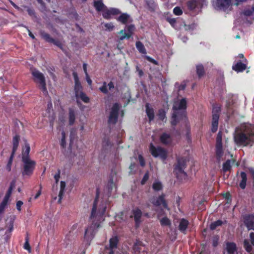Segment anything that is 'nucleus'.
<instances>
[{
    "label": "nucleus",
    "mask_w": 254,
    "mask_h": 254,
    "mask_svg": "<svg viewBox=\"0 0 254 254\" xmlns=\"http://www.w3.org/2000/svg\"><path fill=\"white\" fill-rule=\"evenodd\" d=\"M40 34L42 38L46 41L50 43H53L54 42V39L51 37L49 34L45 32L44 31H41Z\"/></svg>",
    "instance_id": "nucleus-38"
},
{
    "label": "nucleus",
    "mask_w": 254,
    "mask_h": 254,
    "mask_svg": "<svg viewBox=\"0 0 254 254\" xmlns=\"http://www.w3.org/2000/svg\"><path fill=\"white\" fill-rule=\"evenodd\" d=\"M189 224L190 223L188 220L185 218L181 219L178 226L179 230L182 233L186 234Z\"/></svg>",
    "instance_id": "nucleus-21"
},
{
    "label": "nucleus",
    "mask_w": 254,
    "mask_h": 254,
    "mask_svg": "<svg viewBox=\"0 0 254 254\" xmlns=\"http://www.w3.org/2000/svg\"><path fill=\"white\" fill-rule=\"evenodd\" d=\"M27 11L29 15L31 16H35V12L33 9L29 7H27Z\"/></svg>",
    "instance_id": "nucleus-59"
},
{
    "label": "nucleus",
    "mask_w": 254,
    "mask_h": 254,
    "mask_svg": "<svg viewBox=\"0 0 254 254\" xmlns=\"http://www.w3.org/2000/svg\"><path fill=\"white\" fill-rule=\"evenodd\" d=\"M25 150H23V152H22V159L24 157L27 158L28 159H30V157L29 156V154L30 150V147L29 144L28 143L25 144Z\"/></svg>",
    "instance_id": "nucleus-39"
},
{
    "label": "nucleus",
    "mask_w": 254,
    "mask_h": 254,
    "mask_svg": "<svg viewBox=\"0 0 254 254\" xmlns=\"http://www.w3.org/2000/svg\"><path fill=\"white\" fill-rule=\"evenodd\" d=\"M133 249L136 252H140V249L138 246V243L137 242H135L133 246Z\"/></svg>",
    "instance_id": "nucleus-64"
},
{
    "label": "nucleus",
    "mask_w": 254,
    "mask_h": 254,
    "mask_svg": "<svg viewBox=\"0 0 254 254\" xmlns=\"http://www.w3.org/2000/svg\"><path fill=\"white\" fill-rule=\"evenodd\" d=\"M121 13L120 10L116 8H108L106 6L102 11V15L105 19H109L112 15L119 14Z\"/></svg>",
    "instance_id": "nucleus-17"
},
{
    "label": "nucleus",
    "mask_w": 254,
    "mask_h": 254,
    "mask_svg": "<svg viewBox=\"0 0 254 254\" xmlns=\"http://www.w3.org/2000/svg\"><path fill=\"white\" fill-rule=\"evenodd\" d=\"M223 154L222 144H216V156L217 159L220 160Z\"/></svg>",
    "instance_id": "nucleus-32"
},
{
    "label": "nucleus",
    "mask_w": 254,
    "mask_h": 254,
    "mask_svg": "<svg viewBox=\"0 0 254 254\" xmlns=\"http://www.w3.org/2000/svg\"><path fill=\"white\" fill-rule=\"evenodd\" d=\"M72 75L74 80V90L76 98H78V94L83 92V87L79 81L78 76L76 72L72 73Z\"/></svg>",
    "instance_id": "nucleus-15"
},
{
    "label": "nucleus",
    "mask_w": 254,
    "mask_h": 254,
    "mask_svg": "<svg viewBox=\"0 0 254 254\" xmlns=\"http://www.w3.org/2000/svg\"><path fill=\"white\" fill-rule=\"evenodd\" d=\"M105 27L109 31L112 30L114 27L112 23H107L105 24Z\"/></svg>",
    "instance_id": "nucleus-57"
},
{
    "label": "nucleus",
    "mask_w": 254,
    "mask_h": 254,
    "mask_svg": "<svg viewBox=\"0 0 254 254\" xmlns=\"http://www.w3.org/2000/svg\"><path fill=\"white\" fill-rule=\"evenodd\" d=\"M159 140L164 145H168L172 142V138L170 134L167 133H163L160 136Z\"/></svg>",
    "instance_id": "nucleus-23"
},
{
    "label": "nucleus",
    "mask_w": 254,
    "mask_h": 254,
    "mask_svg": "<svg viewBox=\"0 0 254 254\" xmlns=\"http://www.w3.org/2000/svg\"><path fill=\"white\" fill-rule=\"evenodd\" d=\"M145 3L150 8H153L155 5L154 2L152 0H145Z\"/></svg>",
    "instance_id": "nucleus-55"
},
{
    "label": "nucleus",
    "mask_w": 254,
    "mask_h": 254,
    "mask_svg": "<svg viewBox=\"0 0 254 254\" xmlns=\"http://www.w3.org/2000/svg\"><path fill=\"white\" fill-rule=\"evenodd\" d=\"M148 179H149V172L148 171H147L145 173L141 181V184L142 185H144L146 183V182L147 181Z\"/></svg>",
    "instance_id": "nucleus-50"
},
{
    "label": "nucleus",
    "mask_w": 254,
    "mask_h": 254,
    "mask_svg": "<svg viewBox=\"0 0 254 254\" xmlns=\"http://www.w3.org/2000/svg\"><path fill=\"white\" fill-rule=\"evenodd\" d=\"M116 249H110L108 246L105 247L106 253L108 254H114Z\"/></svg>",
    "instance_id": "nucleus-56"
},
{
    "label": "nucleus",
    "mask_w": 254,
    "mask_h": 254,
    "mask_svg": "<svg viewBox=\"0 0 254 254\" xmlns=\"http://www.w3.org/2000/svg\"><path fill=\"white\" fill-rule=\"evenodd\" d=\"M173 13L175 15L180 16L183 14V10L179 6H176L173 9Z\"/></svg>",
    "instance_id": "nucleus-48"
},
{
    "label": "nucleus",
    "mask_w": 254,
    "mask_h": 254,
    "mask_svg": "<svg viewBox=\"0 0 254 254\" xmlns=\"http://www.w3.org/2000/svg\"><path fill=\"white\" fill-rule=\"evenodd\" d=\"M150 201L155 206L162 205L164 208L169 209L167 201L165 199V194L164 193H162L156 198H152Z\"/></svg>",
    "instance_id": "nucleus-12"
},
{
    "label": "nucleus",
    "mask_w": 254,
    "mask_h": 254,
    "mask_svg": "<svg viewBox=\"0 0 254 254\" xmlns=\"http://www.w3.org/2000/svg\"><path fill=\"white\" fill-rule=\"evenodd\" d=\"M135 29L133 25H127L124 30L119 33V39L123 40L125 39H128L132 34Z\"/></svg>",
    "instance_id": "nucleus-13"
},
{
    "label": "nucleus",
    "mask_w": 254,
    "mask_h": 254,
    "mask_svg": "<svg viewBox=\"0 0 254 254\" xmlns=\"http://www.w3.org/2000/svg\"><path fill=\"white\" fill-rule=\"evenodd\" d=\"M13 157L14 156H13L12 155H10V156L9 158L8 161L7 162V164L6 166V170L8 172H10L11 171V165H12V161H13Z\"/></svg>",
    "instance_id": "nucleus-47"
},
{
    "label": "nucleus",
    "mask_w": 254,
    "mask_h": 254,
    "mask_svg": "<svg viewBox=\"0 0 254 254\" xmlns=\"http://www.w3.org/2000/svg\"><path fill=\"white\" fill-rule=\"evenodd\" d=\"M94 6L98 11H102L106 7L102 0H97L94 1Z\"/></svg>",
    "instance_id": "nucleus-30"
},
{
    "label": "nucleus",
    "mask_w": 254,
    "mask_h": 254,
    "mask_svg": "<svg viewBox=\"0 0 254 254\" xmlns=\"http://www.w3.org/2000/svg\"><path fill=\"white\" fill-rule=\"evenodd\" d=\"M138 160L141 166L144 167L145 165V162L143 157L141 155H138Z\"/></svg>",
    "instance_id": "nucleus-54"
},
{
    "label": "nucleus",
    "mask_w": 254,
    "mask_h": 254,
    "mask_svg": "<svg viewBox=\"0 0 254 254\" xmlns=\"http://www.w3.org/2000/svg\"><path fill=\"white\" fill-rule=\"evenodd\" d=\"M143 58L144 59H146L148 62L152 63L154 65H158V62L157 61H156L155 60H154V59H153L152 58H151L148 56H147V55L143 56Z\"/></svg>",
    "instance_id": "nucleus-46"
},
{
    "label": "nucleus",
    "mask_w": 254,
    "mask_h": 254,
    "mask_svg": "<svg viewBox=\"0 0 254 254\" xmlns=\"http://www.w3.org/2000/svg\"><path fill=\"white\" fill-rule=\"evenodd\" d=\"M145 112L148 118L149 122L150 123L154 119L155 114L153 108L150 107V104L148 103L145 104Z\"/></svg>",
    "instance_id": "nucleus-22"
},
{
    "label": "nucleus",
    "mask_w": 254,
    "mask_h": 254,
    "mask_svg": "<svg viewBox=\"0 0 254 254\" xmlns=\"http://www.w3.org/2000/svg\"><path fill=\"white\" fill-rule=\"evenodd\" d=\"M177 163L174 165V172L176 175V177L179 178L180 175H183L186 177L187 174L184 171V169L187 166V160L184 157H177L176 158Z\"/></svg>",
    "instance_id": "nucleus-6"
},
{
    "label": "nucleus",
    "mask_w": 254,
    "mask_h": 254,
    "mask_svg": "<svg viewBox=\"0 0 254 254\" xmlns=\"http://www.w3.org/2000/svg\"><path fill=\"white\" fill-rule=\"evenodd\" d=\"M196 73L199 78L203 76L205 73L204 67L202 64H198L196 66Z\"/></svg>",
    "instance_id": "nucleus-36"
},
{
    "label": "nucleus",
    "mask_w": 254,
    "mask_h": 254,
    "mask_svg": "<svg viewBox=\"0 0 254 254\" xmlns=\"http://www.w3.org/2000/svg\"><path fill=\"white\" fill-rule=\"evenodd\" d=\"M205 2V0H190L187 4L189 10L196 14L200 11Z\"/></svg>",
    "instance_id": "nucleus-9"
},
{
    "label": "nucleus",
    "mask_w": 254,
    "mask_h": 254,
    "mask_svg": "<svg viewBox=\"0 0 254 254\" xmlns=\"http://www.w3.org/2000/svg\"><path fill=\"white\" fill-rule=\"evenodd\" d=\"M160 222L161 225L163 226H170V225H171V224L170 220L167 217H164L163 218H162L160 220Z\"/></svg>",
    "instance_id": "nucleus-43"
},
{
    "label": "nucleus",
    "mask_w": 254,
    "mask_h": 254,
    "mask_svg": "<svg viewBox=\"0 0 254 254\" xmlns=\"http://www.w3.org/2000/svg\"><path fill=\"white\" fill-rule=\"evenodd\" d=\"M157 116L158 117V119L164 123H166L167 121L166 117V112L164 109H159L158 111Z\"/></svg>",
    "instance_id": "nucleus-28"
},
{
    "label": "nucleus",
    "mask_w": 254,
    "mask_h": 254,
    "mask_svg": "<svg viewBox=\"0 0 254 254\" xmlns=\"http://www.w3.org/2000/svg\"><path fill=\"white\" fill-rule=\"evenodd\" d=\"M119 242V238L117 236H114L110 238L109 240V246H108L110 249H117Z\"/></svg>",
    "instance_id": "nucleus-29"
},
{
    "label": "nucleus",
    "mask_w": 254,
    "mask_h": 254,
    "mask_svg": "<svg viewBox=\"0 0 254 254\" xmlns=\"http://www.w3.org/2000/svg\"><path fill=\"white\" fill-rule=\"evenodd\" d=\"M77 98H80L83 102L85 103H89L90 101L89 98L83 92L78 94Z\"/></svg>",
    "instance_id": "nucleus-42"
},
{
    "label": "nucleus",
    "mask_w": 254,
    "mask_h": 254,
    "mask_svg": "<svg viewBox=\"0 0 254 254\" xmlns=\"http://www.w3.org/2000/svg\"><path fill=\"white\" fill-rule=\"evenodd\" d=\"M246 68V64L242 63L241 61L237 62L232 66V69L237 72H243Z\"/></svg>",
    "instance_id": "nucleus-24"
},
{
    "label": "nucleus",
    "mask_w": 254,
    "mask_h": 254,
    "mask_svg": "<svg viewBox=\"0 0 254 254\" xmlns=\"http://www.w3.org/2000/svg\"><path fill=\"white\" fill-rule=\"evenodd\" d=\"M212 3L217 10L226 11L232 9V0H212Z\"/></svg>",
    "instance_id": "nucleus-7"
},
{
    "label": "nucleus",
    "mask_w": 254,
    "mask_h": 254,
    "mask_svg": "<svg viewBox=\"0 0 254 254\" xmlns=\"http://www.w3.org/2000/svg\"><path fill=\"white\" fill-rule=\"evenodd\" d=\"M187 102L186 98H182L178 103H176L173 107V110L175 112H179V110L186 112Z\"/></svg>",
    "instance_id": "nucleus-18"
},
{
    "label": "nucleus",
    "mask_w": 254,
    "mask_h": 254,
    "mask_svg": "<svg viewBox=\"0 0 254 254\" xmlns=\"http://www.w3.org/2000/svg\"><path fill=\"white\" fill-rule=\"evenodd\" d=\"M166 20L176 30H180L184 27L185 29L190 28V25H186L184 21L180 18H175L171 17H167Z\"/></svg>",
    "instance_id": "nucleus-10"
},
{
    "label": "nucleus",
    "mask_w": 254,
    "mask_h": 254,
    "mask_svg": "<svg viewBox=\"0 0 254 254\" xmlns=\"http://www.w3.org/2000/svg\"><path fill=\"white\" fill-rule=\"evenodd\" d=\"M241 177L242 178V180L239 184V186L242 189L244 190L246 188L247 181L246 173L244 172H242L241 173Z\"/></svg>",
    "instance_id": "nucleus-33"
},
{
    "label": "nucleus",
    "mask_w": 254,
    "mask_h": 254,
    "mask_svg": "<svg viewBox=\"0 0 254 254\" xmlns=\"http://www.w3.org/2000/svg\"><path fill=\"white\" fill-rule=\"evenodd\" d=\"M99 197V189H96V195L94 199L93 207L92 209L91 215L89 218V221L91 222L86 228L84 239L88 245L90 244V242L94 238L95 234L98 231V229L101 227L100 221L97 219L96 211L97 204Z\"/></svg>",
    "instance_id": "nucleus-1"
},
{
    "label": "nucleus",
    "mask_w": 254,
    "mask_h": 254,
    "mask_svg": "<svg viewBox=\"0 0 254 254\" xmlns=\"http://www.w3.org/2000/svg\"><path fill=\"white\" fill-rule=\"evenodd\" d=\"M23 247L24 249L27 250L29 253L31 252V247L29 243V237L27 234L25 237V242Z\"/></svg>",
    "instance_id": "nucleus-44"
},
{
    "label": "nucleus",
    "mask_w": 254,
    "mask_h": 254,
    "mask_svg": "<svg viewBox=\"0 0 254 254\" xmlns=\"http://www.w3.org/2000/svg\"><path fill=\"white\" fill-rule=\"evenodd\" d=\"M60 174H61V170L60 169H58V172L54 176V178L55 179L56 183H58L59 181V179L60 178Z\"/></svg>",
    "instance_id": "nucleus-60"
},
{
    "label": "nucleus",
    "mask_w": 254,
    "mask_h": 254,
    "mask_svg": "<svg viewBox=\"0 0 254 254\" xmlns=\"http://www.w3.org/2000/svg\"><path fill=\"white\" fill-rule=\"evenodd\" d=\"M149 151L151 154L155 158L159 157L162 161H165L168 157V152L166 149L160 146H155L152 143L149 146Z\"/></svg>",
    "instance_id": "nucleus-5"
},
{
    "label": "nucleus",
    "mask_w": 254,
    "mask_h": 254,
    "mask_svg": "<svg viewBox=\"0 0 254 254\" xmlns=\"http://www.w3.org/2000/svg\"><path fill=\"white\" fill-rule=\"evenodd\" d=\"M134 222L136 226H138L141 222L142 212L138 208H136L132 210Z\"/></svg>",
    "instance_id": "nucleus-20"
},
{
    "label": "nucleus",
    "mask_w": 254,
    "mask_h": 254,
    "mask_svg": "<svg viewBox=\"0 0 254 254\" xmlns=\"http://www.w3.org/2000/svg\"><path fill=\"white\" fill-rule=\"evenodd\" d=\"M23 163L21 169V175L24 178L30 177L33 174L36 167V162L30 159L24 157L22 159Z\"/></svg>",
    "instance_id": "nucleus-3"
},
{
    "label": "nucleus",
    "mask_w": 254,
    "mask_h": 254,
    "mask_svg": "<svg viewBox=\"0 0 254 254\" xmlns=\"http://www.w3.org/2000/svg\"><path fill=\"white\" fill-rule=\"evenodd\" d=\"M121 23L126 24L131 21L130 16L126 13H122L117 19Z\"/></svg>",
    "instance_id": "nucleus-26"
},
{
    "label": "nucleus",
    "mask_w": 254,
    "mask_h": 254,
    "mask_svg": "<svg viewBox=\"0 0 254 254\" xmlns=\"http://www.w3.org/2000/svg\"><path fill=\"white\" fill-rule=\"evenodd\" d=\"M187 118V113L185 111L174 112L172 115L171 124L172 126H176L179 121Z\"/></svg>",
    "instance_id": "nucleus-14"
},
{
    "label": "nucleus",
    "mask_w": 254,
    "mask_h": 254,
    "mask_svg": "<svg viewBox=\"0 0 254 254\" xmlns=\"http://www.w3.org/2000/svg\"><path fill=\"white\" fill-rule=\"evenodd\" d=\"M226 250L229 254H234L237 251V246L234 242H228L226 244Z\"/></svg>",
    "instance_id": "nucleus-25"
},
{
    "label": "nucleus",
    "mask_w": 254,
    "mask_h": 254,
    "mask_svg": "<svg viewBox=\"0 0 254 254\" xmlns=\"http://www.w3.org/2000/svg\"><path fill=\"white\" fill-rule=\"evenodd\" d=\"M243 13L244 15L245 16H254V4L253 5L251 8L245 9L243 11Z\"/></svg>",
    "instance_id": "nucleus-37"
},
{
    "label": "nucleus",
    "mask_w": 254,
    "mask_h": 254,
    "mask_svg": "<svg viewBox=\"0 0 254 254\" xmlns=\"http://www.w3.org/2000/svg\"><path fill=\"white\" fill-rule=\"evenodd\" d=\"M86 76V80L88 84L89 85L91 86L92 84V81L88 73L87 74H85Z\"/></svg>",
    "instance_id": "nucleus-63"
},
{
    "label": "nucleus",
    "mask_w": 254,
    "mask_h": 254,
    "mask_svg": "<svg viewBox=\"0 0 254 254\" xmlns=\"http://www.w3.org/2000/svg\"><path fill=\"white\" fill-rule=\"evenodd\" d=\"M20 137L18 135H15L12 140L13 145H18Z\"/></svg>",
    "instance_id": "nucleus-52"
},
{
    "label": "nucleus",
    "mask_w": 254,
    "mask_h": 254,
    "mask_svg": "<svg viewBox=\"0 0 254 254\" xmlns=\"http://www.w3.org/2000/svg\"><path fill=\"white\" fill-rule=\"evenodd\" d=\"M222 135L223 132H222V131H219L216 137V144H222Z\"/></svg>",
    "instance_id": "nucleus-45"
},
{
    "label": "nucleus",
    "mask_w": 254,
    "mask_h": 254,
    "mask_svg": "<svg viewBox=\"0 0 254 254\" xmlns=\"http://www.w3.org/2000/svg\"><path fill=\"white\" fill-rule=\"evenodd\" d=\"M152 188L155 191H159L162 190L163 187L161 182L156 181L153 183Z\"/></svg>",
    "instance_id": "nucleus-35"
},
{
    "label": "nucleus",
    "mask_w": 254,
    "mask_h": 254,
    "mask_svg": "<svg viewBox=\"0 0 254 254\" xmlns=\"http://www.w3.org/2000/svg\"><path fill=\"white\" fill-rule=\"evenodd\" d=\"M220 107L213 108L212 111V122L211 125V131L214 133L217 131L218 127V122L220 117Z\"/></svg>",
    "instance_id": "nucleus-11"
},
{
    "label": "nucleus",
    "mask_w": 254,
    "mask_h": 254,
    "mask_svg": "<svg viewBox=\"0 0 254 254\" xmlns=\"http://www.w3.org/2000/svg\"><path fill=\"white\" fill-rule=\"evenodd\" d=\"M231 169V160H227L225 162H224L223 164L222 169L224 172H226L229 171Z\"/></svg>",
    "instance_id": "nucleus-40"
},
{
    "label": "nucleus",
    "mask_w": 254,
    "mask_h": 254,
    "mask_svg": "<svg viewBox=\"0 0 254 254\" xmlns=\"http://www.w3.org/2000/svg\"><path fill=\"white\" fill-rule=\"evenodd\" d=\"M23 203L21 200H18L16 202V208L18 210H21V207L23 205Z\"/></svg>",
    "instance_id": "nucleus-62"
},
{
    "label": "nucleus",
    "mask_w": 254,
    "mask_h": 254,
    "mask_svg": "<svg viewBox=\"0 0 254 254\" xmlns=\"http://www.w3.org/2000/svg\"><path fill=\"white\" fill-rule=\"evenodd\" d=\"M250 240L252 245L254 246V232H251L250 233Z\"/></svg>",
    "instance_id": "nucleus-61"
},
{
    "label": "nucleus",
    "mask_w": 254,
    "mask_h": 254,
    "mask_svg": "<svg viewBox=\"0 0 254 254\" xmlns=\"http://www.w3.org/2000/svg\"><path fill=\"white\" fill-rule=\"evenodd\" d=\"M107 87H108L110 91H112L115 88L113 82L111 81L108 84H107V83L105 81L103 82L102 86L99 87V90L102 93L105 94H107L109 93Z\"/></svg>",
    "instance_id": "nucleus-19"
},
{
    "label": "nucleus",
    "mask_w": 254,
    "mask_h": 254,
    "mask_svg": "<svg viewBox=\"0 0 254 254\" xmlns=\"http://www.w3.org/2000/svg\"><path fill=\"white\" fill-rule=\"evenodd\" d=\"M226 223V221H225L224 222L222 221L221 220H218L216 221H214L210 225V229L211 230H214L216 229L217 227L220 226L222 225H223L224 223Z\"/></svg>",
    "instance_id": "nucleus-34"
},
{
    "label": "nucleus",
    "mask_w": 254,
    "mask_h": 254,
    "mask_svg": "<svg viewBox=\"0 0 254 254\" xmlns=\"http://www.w3.org/2000/svg\"><path fill=\"white\" fill-rule=\"evenodd\" d=\"M7 203L8 202L2 200L0 204V214L3 212Z\"/></svg>",
    "instance_id": "nucleus-51"
},
{
    "label": "nucleus",
    "mask_w": 254,
    "mask_h": 254,
    "mask_svg": "<svg viewBox=\"0 0 254 254\" xmlns=\"http://www.w3.org/2000/svg\"><path fill=\"white\" fill-rule=\"evenodd\" d=\"M219 238L218 236H215L212 240V245L214 247H216L218 245Z\"/></svg>",
    "instance_id": "nucleus-53"
},
{
    "label": "nucleus",
    "mask_w": 254,
    "mask_h": 254,
    "mask_svg": "<svg viewBox=\"0 0 254 254\" xmlns=\"http://www.w3.org/2000/svg\"><path fill=\"white\" fill-rule=\"evenodd\" d=\"M111 146L110 139L108 138L105 137L102 141V147L103 150H107L108 148Z\"/></svg>",
    "instance_id": "nucleus-41"
},
{
    "label": "nucleus",
    "mask_w": 254,
    "mask_h": 254,
    "mask_svg": "<svg viewBox=\"0 0 254 254\" xmlns=\"http://www.w3.org/2000/svg\"><path fill=\"white\" fill-rule=\"evenodd\" d=\"M69 125L72 126L74 124L75 120V112L73 108L69 109Z\"/></svg>",
    "instance_id": "nucleus-31"
},
{
    "label": "nucleus",
    "mask_w": 254,
    "mask_h": 254,
    "mask_svg": "<svg viewBox=\"0 0 254 254\" xmlns=\"http://www.w3.org/2000/svg\"><path fill=\"white\" fill-rule=\"evenodd\" d=\"M106 208H107L106 206L105 205V206H103L101 210V208L99 209L98 213L100 214V215L101 216H103L105 214L106 210Z\"/></svg>",
    "instance_id": "nucleus-58"
},
{
    "label": "nucleus",
    "mask_w": 254,
    "mask_h": 254,
    "mask_svg": "<svg viewBox=\"0 0 254 254\" xmlns=\"http://www.w3.org/2000/svg\"><path fill=\"white\" fill-rule=\"evenodd\" d=\"M120 105L118 103L113 105L110 112L108 123L109 124L115 125L118 120Z\"/></svg>",
    "instance_id": "nucleus-8"
},
{
    "label": "nucleus",
    "mask_w": 254,
    "mask_h": 254,
    "mask_svg": "<svg viewBox=\"0 0 254 254\" xmlns=\"http://www.w3.org/2000/svg\"><path fill=\"white\" fill-rule=\"evenodd\" d=\"M31 74L34 77V81L38 84V87L44 95L48 94L46 80L44 74L36 68L32 69Z\"/></svg>",
    "instance_id": "nucleus-4"
},
{
    "label": "nucleus",
    "mask_w": 254,
    "mask_h": 254,
    "mask_svg": "<svg viewBox=\"0 0 254 254\" xmlns=\"http://www.w3.org/2000/svg\"><path fill=\"white\" fill-rule=\"evenodd\" d=\"M253 245L251 243H250L249 241L247 239H245L243 241V247L246 251L250 254H252L254 252Z\"/></svg>",
    "instance_id": "nucleus-27"
},
{
    "label": "nucleus",
    "mask_w": 254,
    "mask_h": 254,
    "mask_svg": "<svg viewBox=\"0 0 254 254\" xmlns=\"http://www.w3.org/2000/svg\"><path fill=\"white\" fill-rule=\"evenodd\" d=\"M244 223L248 230H254V215L247 214L243 217Z\"/></svg>",
    "instance_id": "nucleus-16"
},
{
    "label": "nucleus",
    "mask_w": 254,
    "mask_h": 254,
    "mask_svg": "<svg viewBox=\"0 0 254 254\" xmlns=\"http://www.w3.org/2000/svg\"><path fill=\"white\" fill-rule=\"evenodd\" d=\"M12 190L11 188H8L3 199L2 200L8 202L9 198L12 193Z\"/></svg>",
    "instance_id": "nucleus-49"
},
{
    "label": "nucleus",
    "mask_w": 254,
    "mask_h": 254,
    "mask_svg": "<svg viewBox=\"0 0 254 254\" xmlns=\"http://www.w3.org/2000/svg\"><path fill=\"white\" fill-rule=\"evenodd\" d=\"M234 139L238 145L252 146L254 144V126L252 124L245 125L240 131L234 134Z\"/></svg>",
    "instance_id": "nucleus-2"
}]
</instances>
